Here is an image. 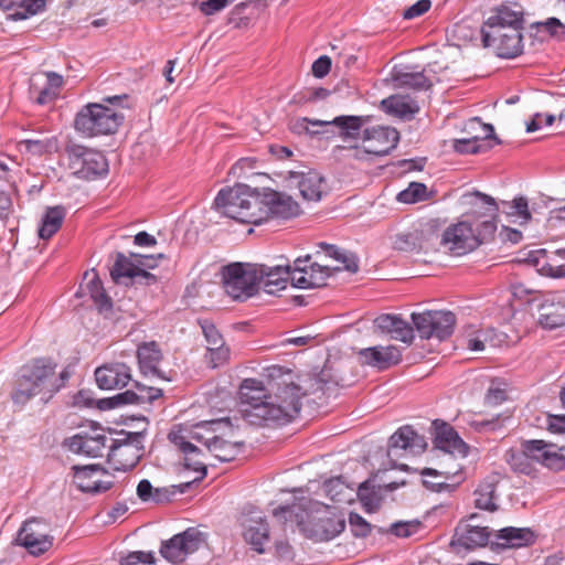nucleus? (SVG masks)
<instances>
[{
	"label": "nucleus",
	"mask_w": 565,
	"mask_h": 565,
	"mask_svg": "<svg viewBox=\"0 0 565 565\" xmlns=\"http://www.w3.org/2000/svg\"><path fill=\"white\" fill-rule=\"evenodd\" d=\"M274 516L287 521L295 516V521L307 537L315 541H330L345 529V521L328 511V507L312 500H305L299 504L280 505L274 510Z\"/></svg>",
	"instance_id": "1"
},
{
	"label": "nucleus",
	"mask_w": 565,
	"mask_h": 565,
	"mask_svg": "<svg viewBox=\"0 0 565 565\" xmlns=\"http://www.w3.org/2000/svg\"><path fill=\"white\" fill-rule=\"evenodd\" d=\"M56 364L51 359H36L30 365L21 369L17 380V388L11 397L14 404L25 405L32 397L41 396L43 403H47L65 382L70 379L67 370L55 377Z\"/></svg>",
	"instance_id": "2"
},
{
	"label": "nucleus",
	"mask_w": 565,
	"mask_h": 565,
	"mask_svg": "<svg viewBox=\"0 0 565 565\" xmlns=\"http://www.w3.org/2000/svg\"><path fill=\"white\" fill-rule=\"evenodd\" d=\"M126 98V95L107 96L103 98L104 103H89L83 106L74 119L75 130L88 138L115 134L125 119L116 106Z\"/></svg>",
	"instance_id": "3"
},
{
	"label": "nucleus",
	"mask_w": 565,
	"mask_h": 565,
	"mask_svg": "<svg viewBox=\"0 0 565 565\" xmlns=\"http://www.w3.org/2000/svg\"><path fill=\"white\" fill-rule=\"evenodd\" d=\"M260 193L246 184L222 189L214 199V206L225 216L245 224H262Z\"/></svg>",
	"instance_id": "4"
},
{
	"label": "nucleus",
	"mask_w": 565,
	"mask_h": 565,
	"mask_svg": "<svg viewBox=\"0 0 565 565\" xmlns=\"http://www.w3.org/2000/svg\"><path fill=\"white\" fill-rule=\"evenodd\" d=\"M306 396L302 386L296 383L279 385L275 395H270L268 406H258L254 413L265 418L264 425L287 424L291 422L301 409V399Z\"/></svg>",
	"instance_id": "5"
},
{
	"label": "nucleus",
	"mask_w": 565,
	"mask_h": 565,
	"mask_svg": "<svg viewBox=\"0 0 565 565\" xmlns=\"http://www.w3.org/2000/svg\"><path fill=\"white\" fill-rule=\"evenodd\" d=\"M154 255L130 253L126 256L121 252L115 255V262L110 269V277L116 284L151 286L157 282V277L147 271L157 267Z\"/></svg>",
	"instance_id": "6"
},
{
	"label": "nucleus",
	"mask_w": 565,
	"mask_h": 565,
	"mask_svg": "<svg viewBox=\"0 0 565 565\" xmlns=\"http://www.w3.org/2000/svg\"><path fill=\"white\" fill-rule=\"evenodd\" d=\"M256 264L233 263L223 267V287L234 300H246L258 291Z\"/></svg>",
	"instance_id": "7"
},
{
	"label": "nucleus",
	"mask_w": 565,
	"mask_h": 565,
	"mask_svg": "<svg viewBox=\"0 0 565 565\" xmlns=\"http://www.w3.org/2000/svg\"><path fill=\"white\" fill-rule=\"evenodd\" d=\"M66 154L70 169L79 179L94 180L108 173V161L100 151L73 143L66 147Z\"/></svg>",
	"instance_id": "8"
},
{
	"label": "nucleus",
	"mask_w": 565,
	"mask_h": 565,
	"mask_svg": "<svg viewBox=\"0 0 565 565\" xmlns=\"http://www.w3.org/2000/svg\"><path fill=\"white\" fill-rule=\"evenodd\" d=\"M122 439H111L108 461L117 471L134 469L143 456V433H121Z\"/></svg>",
	"instance_id": "9"
},
{
	"label": "nucleus",
	"mask_w": 565,
	"mask_h": 565,
	"mask_svg": "<svg viewBox=\"0 0 565 565\" xmlns=\"http://www.w3.org/2000/svg\"><path fill=\"white\" fill-rule=\"evenodd\" d=\"M412 322L422 339L449 338L456 326V316L451 311L427 310L412 313Z\"/></svg>",
	"instance_id": "10"
},
{
	"label": "nucleus",
	"mask_w": 565,
	"mask_h": 565,
	"mask_svg": "<svg viewBox=\"0 0 565 565\" xmlns=\"http://www.w3.org/2000/svg\"><path fill=\"white\" fill-rule=\"evenodd\" d=\"M524 12L520 4H501L483 22L481 28V38L494 35V33H512L523 30Z\"/></svg>",
	"instance_id": "11"
},
{
	"label": "nucleus",
	"mask_w": 565,
	"mask_h": 565,
	"mask_svg": "<svg viewBox=\"0 0 565 565\" xmlns=\"http://www.w3.org/2000/svg\"><path fill=\"white\" fill-rule=\"evenodd\" d=\"M203 543L204 534L194 527H189L184 532L163 541L160 546V554L170 563H182L189 554L196 552Z\"/></svg>",
	"instance_id": "12"
},
{
	"label": "nucleus",
	"mask_w": 565,
	"mask_h": 565,
	"mask_svg": "<svg viewBox=\"0 0 565 565\" xmlns=\"http://www.w3.org/2000/svg\"><path fill=\"white\" fill-rule=\"evenodd\" d=\"M241 412L252 425L263 426L265 418L254 415L258 406H268L270 395L266 394L263 383L255 379H245L239 386Z\"/></svg>",
	"instance_id": "13"
},
{
	"label": "nucleus",
	"mask_w": 565,
	"mask_h": 565,
	"mask_svg": "<svg viewBox=\"0 0 565 565\" xmlns=\"http://www.w3.org/2000/svg\"><path fill=\"white\" fill-rule=\"evenodd\" d=\"M291 269V285L300 289L321 288L331 275L329 266L311 263L310 255L295 259Z\"/></svg>",
	"instance_id": "14"
},
{
	"label": "nucleus",
	"mask_w": 565,
	"mask_h": 565,
	"mask_svg": "<svg viewBox=\"0 0 565 565\" xmlns=\"http://www.w3.org/2000/svg\"><path fill=\"white\" fill-rule=\"evenodd\" d=\"M50 524L43 519H31L23 523L18 533V542L32 555H41L53 545Z\"/></svg>",
	"instance_id": "15"
},
{
	"label": "nucleus",
	"mask_w": 565,
	"mask_h": 565,
	"mask_svg": "<svg viewBox=\"0 0 565 565\" xmlns=\"http://www.w3.org/2000/svg\"><path fill=\"white\" fill-rule=\"evenodd\" d=\"M260 210L264 212L262 223L270 217L288 220L298 216L301 213L300 206L290 195L265 189L260 194Z\"/></svg>",
	"instance_id": "16"
},
{
	"label": "nucleus",
	"mask_w": 565,
	"mask_h": 565,
	"mask_svg": "<svg viewBox=\"0 0 565 565\" xmlns=\"http://www.w3.org/2000/svg\"><path fill=\"white\" fill-rule=\"evenodd\" d=\"M73 482L78 490L85 493L98 494L106 492L114 486V480L102 479L109 473L100 465L73 466Z\"/></svg>",
	"instance_id": "17"
},
{
	"label": "nucleus",
	"mask_w": 565,
	"mask_h": 565,
	"mask_svg": "<svg viewBox=\"0 0 565 565\" xmlns=\"http://www.w3.org/2000/svg\"><path fill=\"white\" fill-rule=\"evenodd\" d=\"M470 129L481 128L483 131L482 136H472L470 138L455 139L454 150L458 153H480L492 149L495 145H500L501 141L495 136L494 128L491 124H483L480 118H473L469 121Z\"/></svg>",
	"instance_id": "18"
},
{
	"label": "nucleus",
	"mask_w": 565,
	"mask_h": 565,
	"mask_svg": "<svg viewBox=\"0 0 565 565\" xmlns=\"http://www.w3.org/2000/svg\"><path fill=\"white\" fill-rule=\"evenodd\" d=\"M477 515L472 514L467 522H460L451 539L450 545L457 552L461 550H475L486 546L490 540L491 532L488 526L473 524Z\"/></svg>",
	"instance_id": "19"
},
{
	"label": "nucleus",
	"mask_w": 565,
	"mask_h": 565,
	"mask_svg": "<svg viewBox=\"0 0 565 565\" xmlns=\"http://www.w3.org/2000/svg\"><path fill=\"white\" fill-rule=\"evenodd\" d=\"M480 244L471 224L459 222L449 226L441 235L440 245L450 250L454 255L460 256Z\"/></svg>",
	"instance_id": "20"
},
{
	"label": "nucleus",
	"mask_w": 565,
	"mask_h": 565,
	"mask_svg": "<svg viewBox=\"0 0 565 565\" xmlns=\"http://www.w3.org/2000/svg\"><path fill=\"white\" fill-rule=\"evenodd\" d=\"M363 143L366 151L373 156L383 157L396 148L399 141V132L392 127L376 126L365 128L363 131Z\"/></svg>",
	"instance_id": "21"
},
{
	"label": "nucleus",
	"mask_w": 565,
	"mask_h": 565,
	"mask_svg": "<svg viewBox=\"0 0 565 565\" xmlns=\"http://www.w3.org/2000/svg\"><path fill=\"white\" fill-rule=\"evenodd\" d=\"M521 447L533 462L554 471L565 469V456L554 450L555 445L541 439H531L522 441Z\"/></svg>",
	"instance_id": "22"
},
{
	"label": "nucleus",
	"mask_w": 565,
	"mask_h": 565,
	"mask_svg": "<svg viewBox=\"0 0 565 565\" xmlns=\"http://www.w3.org/2000/svg\"><path fill=\"white\" fill-rule=\"evenodd\" d=\"M107 436L102 429H94L93 433H79L67 439L64 445L70 451L87 457H100L106 448Z\"/></svg>",
	"instance_id": "23"
},
{
	"label": "nucleus",
	"mask_w": 565,
	"mask_h": 565,
	"mask_svg": "<svg viewBox=\"0 0 565 565\" xmlns=\"http://www.w3.org/2000/svg\"><path fill=\"white\" fill-rule=\"evenodd\" d=\"M482 39L484 47L492 49L494 54L501 58H515L523 53V34L520 32L494 33Z\"/></svg>",
	"instance_id": "24"
},
{
	"label": "nucleus",
	"mask_w": 565,
	"mask_h": 565,
	"mask_svg": "<svg viewBox=\"0 0 565 565\" xmlns=\"http://www.w3.org/2000/svg\"><path fill=\"white\" fill-rule=\"evenodd\" d=\"M139 370L145 376L172 381V376L162 372L159 364L163 359L162 351L156 341L142 342L137 348Z\"/></svg>",
	"instance_id": "25"
},
{
	"label": "nucleus",
	"mask_w": 565,
	"mask_h": 565,
	"mask_svg": "<svg viewBox=\"0 0 565 565\" xmlns=\"http://www.w3.org/2000/svg\"><path fill=\"white\" fill-rule=\"evenodd\" d=\"M434 426L435 448L461 458H465L468 455V445L460 438L454 427L445 422L439 423V420H435Z\"/></svg>",
	"instance_id": "26"
},
{
	"label": "nucleus",
	"mask_w": 565,
	"mask_h": 565,
	"mask_svg": "<svg viewBox=\"0 0 565 565\" xmlns=\"http://www.w3.org/2000/svg\"><path fill=\"white\" fill-rule=\"evenodd\" d=\"M291 270L289 265H256V271L259 273L258 285H263L266 294L276 295L286 289L288 281L291 282Z\"/></svg>",
	"instance_id": "27"
},
{
	"label": "nucleus",
	"mask_w": 565,
	"mask_h": 565,
	"mask_svg": "<svg viewBox=\"0 0 565 565\" xmlns=\"http://www.w3.org/2000/svg\"><path fill=\"white\" fill-rule=\"evenodd\" d=\"M95 380L102 390L125 387L131 380V369L125 363H109L96 369Z\"/></svg>",
	"instance_id": "28"
},
{
	"label": "nucleus",
	"mask_w": 565,
	"mask_h": 565,
	"mask_svg": "<svg viewBox=\"0 0 565 565\" xmlns=\"http://www.w3.org/2000/svg\"><path fill=\"white\" fill-rule=\"evenodd\" d=\"M374 326L392 339L411 344L414 340V328L398 315L383 313L374 319Z\"/></svg>",
	"instance_id": "29"
},
{
	"label": "nucleus",
	"mask_w": 565,
	"mask_h": 565,
	"mask_svg": "<svg viewBox=\"0 0 565 565\" xmlns=\"http://www.w3.org/2000/svg\"><path fill=\"white\" fill-rule=\"evenodd\" d=\"M199 323L206 341L210 363L212 367H217L227 361L230 350L225 347L222 334L212 321L204 319L200 320Z\"/></svg>",
	"instance_id": "30"
},
{
	"label": "nucleus",
	"mask_w": 565,
	"mask_h": 565,
	"mask_svg": "<svg viewBox=\"0 0 565 565\" xmlns=\"http://www.w3.org/2000/svg\"><path fill=\"white\" fill-rule=\"evenodd\" d=\"M169 440L184 454L185 469L200 473V476L196 477L194 481L203 480L207 473V469L205 463L199 459L201 449L186 440V438L181 433L171 431L169 434Z\"/></svg>",
	"instance_id": "31"
},
{
	"label": "nucleus",
	"mask_w": 565,
	"mask_h": 565,
	"mask_svg": "<svg viewBox=\"0 0 565 565\" xmlns=\"http://www.w3.org/2000/svg\"><path fill=\"white\" fill-rule=\"evenodd\" d=\"M537 321L544 329L553 330L565 324V301L545 298L537 308Z\"/></svg>",
	"instance_id": "32"
},
{
	"label": "nucleus",
	"mask_w": 565,
	"mask_h": 565,
	"mask_svg": "<svg viewBox=\"0 0 565 565\" xmlns=\"http://www.w3.org/2000/svg\"><path fill=\"white\" fill-rule=\"evenodd\" d=\"M359 354L363 363L379 370H386L402 360L401 351L395 345L371 347L362 349Z\"/></svg>",
	"instance_id": "33"
},
{
	"label": "nucleus",
	"mask_w": 565,
	"mask_h": 565,
	"mask_svg": "<svg viewBox=\"0 0 565 565\" xmlns=\"http://www.w3.org/2000/svg\"><path fill=\"white\" fill-rule=\"evenodd\" d=\"M290 182L296 184L303 200L318 202L323 193V178L316 171L290 172Z\"/></svg>",
	"instance_id": "34"
},
{
	"label": "nucleus",
	"mask_w": 565,
	"mask_h": 565,
	"mask_svg": "<svg viewBox=\"0 0 565 565\" xmlns=\"http://www.w3.org/2000/svg\"><path fill=\"white\" fill-rule=\"evenodd\" d=\"M390 451L394 449H403L411 454H422L427 443L425 438L417 434V431L409 425L398 428L390 438Z\"/></svg>",
	"instance_id": "35"
},
{
	"label": "nucleus",
	"mask_w": 565,
	"mask_h": 565,
	"mask_svg": "<svg viewBox=\"0 0 565 565\" xmlns=\"http://www.w3.org/2000/svg\"><path fill=\"white\" fill-rule=\"evenodd\" d=\"M370 120L369 116H337L332 120H316L312 124L317 127L333 125L339 128V136L347 139H356L362 127Z\"/></svg>",
	"instance_id": "36"
},
{
	"label": "nucleus",
	"mask_w": 565,
	"mask_h": 565,
	"mask_svg": "<svg viewBox=\"0 0 565 565\" xmlns=\"http://www.w3.org/2000/svg\"><path fill=\"white\" fill-rule=\"evenodd\" d=\"M495 545L509 548V547H522L530 545L534 542L535 535L529 527H513L508 526L499 530L494 534Z\"/></svg>",
	"instance_id": "37"
},
{
	"label": "nucleus",
	"mask_w": 565,
	"mask_h": 565,
	"mask_svg": "<svg viewBox=\"0 0 565 565\" xmlns=\"http://www.w3.org/2000/svg\"><path fill=\"white\" fill-rule=\"evenodd\" d=\"M9 167L0 160V221L6 225L14 212L13 194L17 189L13 182L8 180Z\"/></svg>",
	"instance_id": "38"
},
{
	"label": "nucleus",
	"mask_w": 565,
	"mask_h": 565,
	"mask_svg": "<svg viewBox=\"0 0 565 565\" xmlns=\"http://www.w3.org/2000/svg\"><path fill=\"white\" fill-rule=\"evenodd\" d=\"M46 0H0V8L10 12L13 20H24L41 12Z\"/></svg>",
	"instance_id": "39"
},
{
	"label": "nucleus",
	"mask_w": 565,
	"mask_h": 565,
	"mask_svg": "<svg viewBox=\"0 0 565 565\" xmlns=\"http://www.w3.org/2000/svg\"><path fill=\"white\" fill-rule=\"evenodd\" d=\"M382 106L387 113L393 114L401 119L411 120L419 111L418 103L409 96H391L382 100Z\"/></svg>",
	"instance_id": "40"
},
{
	"label": "nucleus",
	"mask_w": 565,
	"mask_h": 565,
	"mask_svg": "<svg viewBox=\"0 0 565 565\" xmlns=\"http://www.w3.org/2000/svg\"><path fill=\"white\" fill-rule=\"evenodd\" d=\"M223 430H232L231 423L227 418L202 422L195 426L191 438L202 443L209 450L212 441L207 439L213 438V441L216 440Z\"/></svg>",
	"instance_id": "41"
},
{
	"label": "nucleus",
	"mask_w": 565,
	"mask_h": 565,
	"mask_svg": "<svg viewBox=\"0 0 565 565\" xmlns=\"http://www.w3.org/2000/svg\"><path fill=\"white\" fill-rule=\"evenodd\" d=\"M227 431L223 430L214 441L213 438L209 439L212 441L209 451L223 462L234 460L244 447V441L225 439Z\"/></svg>",
	"instance_id": "42"
},
{
	"label": "nucleus",
	"mask_w": 565,
	"mask_h": 565,
	"mask_svg": "<svg viewBox=\"0 0 565 565\" xmlns=\"http://www.w3.org/2000/svg\"><path fill=\"white\" fill-rule=\"evenodd\" d=\"M84 279L87 280L85 284V289L88 291L98 310H110L113 307L111 298L106 294V290L97 273H95V270H92V273L87 271L85 273Z\"/></svg>",
	"instance_id": "43"
},
{
	"label": "nucleus",
	"mask_w": 565,
	"mask_h": 565,
	"mask_svg": "<svg viewBox=\"0 0 565 565\" xmlns=\"http://www.w3.org/2000/svg\"><path fill=\"white\" fill-rule=\"evenodd\" d=\"M244 539L258 553H264L263 545L269 540V527L263 518L250 520L245 526Z\"/></svg>",
	"instance_id": "44"
},
{
	"label": "nucleus",
	"mask_w": 565,
	"mask_h": 565,
	"mask_svg": "<svg viewBox=\"0 0 565 565\" xmlns=\"http://www.w3.org/2000/svg\"><path fill=\"white\" fill-rule=\"evenodd\" d=\"M65 215L66 211L62 205L47 207L39 228L40 238H51L61 228Z\"/></svg>",
	"instance_id": "45"
},
{
	"label": "nucleus",
	"mask_w": 565,
	"mask_h": 565,
	"mask_svg": "<svg viewBox=\"0 0 565 565\" xmlns=\"http://www.w3.org/2000/svg\"><path fill=\"white\" fill-rule=\"evenodd\" d=\"M392 79L397 87H406L415 90L429 89L431 82L427 78L424 72H404L394 68L392 72Z\"/></svg>",
	"instance_id": "46"
},
{
	"label": "nucleus",
	"mask_w": 565,
	"mask_h": 565,
	"mask_svg": "<svg viewBox=\"0 0 565 565\" xmlns=\"http://www.w3.org/2000/svg\"><path fill=\"white\" fill-rule=\"evenodd\" d=\"M497 484L492 481H484L479 484V487L475 491V504L478 509L487 510V511H495L498 505L495 503L497 499Z\"/></svg>",
	"instance_id": "47"
},
{
	"label": "nucleus",
	"mask_w": 565,
	"mask_h": 565,
	"mask_svg": "<svg viewBox=\"0 0 565 565\" xmlns=\"http://www.w3.org/2000/svg\"><path fill=\"white\" fill-rule=\"evenodd\" d=\"M532 28L537 30V34L542 41L547 36L565 40V24L557 18H548L546 21L535 22L532 24Z\"/></svg>",
	"instance_id": "48"
},
{
	"label": "nucleus",
	"mask_w": 565,
	"mask_h": 565,
	"mask_svg": "<svg viewBox=\"0 0 565 565\" xmlns=\"http://www.w3.org/2000/svg\"><path fill=\"white\" fill-rule=\"evenodd\" d=\"M428 199L427 186L420 182H411L405 190L397 194V201L406 204H413Z\"/></svg>",
	"instance_id": "49"
},
{
	"label": "nucleus",
	"mask_w": 565,
	"mask_h": 565,
	"mask_svg": "<svg viewBox=\"0 0 565 565\" xmlns=\"http://www.w3.org/2000/svg\"><path fill=\"white\" fill-rule=\"evenodd\" d=\"M332 154L337 159H344V160H366L367 156L371 154L369 151H366V145L363 143L362 147L358 145L353 146H335L332 149Z\"/></svg>",
	"instance_id": "50"
},
{
	"label": "nucleus",
	"mask_w": 565,
	"mask_h": 565,
	"mask_svg": "<svg viewBox=\"0 0 565 565\" xmlns=\"http://www.w3.org/2000/svg\"><path fill=\"white\" fill-rule=\"evenodd\" d=\"M137 396L135 391L127 390L122 393H118L115 396L102 398L98 401V408L103 411L114 409L124 405L136 404Z\"/></svg>",
	"instance_id": "51"
},
{
	"label": "nucleus",
	"mask_w": 565,
	"mask_h": 565,
	"mask_svg": "<svg viewBox=\"0 0 565 565\" xmlns=\"http://www.w3.org/2000/svg\"><path fill=\"white\" fill-rule=\"evenodd\" d=\"M511 468L520 473L526 476H533L536 471L533 466V460L525 454L524 449L521 448L519 452H512L508 459Z\"/></svg>",
	"instance_id": "52"
},
{
	"label": "nucleus",
	"mask_w": 565,
	"mask_h": 565,
	"mask_svg": "<svg viewBox=\"0 0 565 565\" xmlns=\"http://www.w3.org/2000/svg\"><path fill=\"white\" fill-rule=\"evenodd\" d=\"M25 150L32 154L42 156L43 153L53 152L57 148L55 138L45 139H25L23 140Z\"/></svg>",
	"instance_id": "53"
},
{
	"label": "nucleus",
	"mask_w": 565,
	"mask_h": 565,
	"mask_svg": "<svg viewBox=\"0 0 565 565\" xmlns=\"http://www.w3.org/2000/svg\"><path fill=\"white\" fill-rule=\"evenodd\" d=\"M504 212L509 215H516L525 222L531 220L529 203L525 196H518L512 202H502Z\"/></svg>",
	"instance_id": "54"
},
{
	"label": "nucleus",
	"mask_w": 565,
	"mask_h": 565,
	"mask_svg": "<svg viewBox=\"0 0 565 565\" xmlns=\"http://www.w3.org/2000/svg\"><path fill=\"white\" fill-rule=\"evenodd\" d=\"M356 494L366 512H373L379 507L376 492L369 481L359 486Z\"/></svg>",
	"instance_id": "55"
},
{
	"label": "nucleus",
	"mask_w": 565,
	"mask_h": 565,
	"mask_svg": "<svg viewBox=\"0 0 565 565\" xmlns=\"http://www.w3.org/2000/svg\"><path fill=\"white\" fill-rule=\"evenodd\" d=\"M307 386L302 387V392H306V395L318 394L322 395L327 394V392L331 388V384H334L330 380L327 379V374L322 371L320 374L310 377L307 381Z\"/></svg>",
	"instance_id": "56"
},
{
	"label": "nucleus",
	"mask_w": 565,
	"mask_h": 565,
	"mask_svg": "<svg viewBox=\"0 0 565 565\" xmlns=\"http://www.w3.org/2000/svg\"><path fill=\"white\" fill-rule=\"evenodd\" d=\"M135 387L137 388L136 396V405H141L145 403L151 404L153 401L160 398L163 395L161 388L152 387L143 385L139 382L135 383Z\"/></svg>",
	"instance_id": "57"
},
{
	"label": "nucleus",
	"mask_w": 565,
	"mask_h": 565,
	"mask_svg": "<svg viewBox=\"0 0 565 565\" xmlns=\"http://www.w3.org/2000/svg\"><path fill=\"white\" fill-rule=\"evenodd\" d=\"M120 565H156L153 552L134 551L120 558Z\"/></svg>",
	"instance_id": "58"
},
{
	"label": "nucleus",
	"mask_w": 565,
	"mask_h": 565,
	"mask_svg": "<svg viewBox=\"0 0 565 565\" xmlns=\"http://www.w3.org/2000/svg\"><path fill=\"white\" fill-rule=\"evenodd\" d=\"M349 525L355 537H366L371 533V524L358 513L349 514Z\"/></svg>",
	"instance_id": "59"
},
{
	"label": "nucleus",
	"mask_w": 565,
	"mask_h": 565,
	"mask_svg": "<svg viewBox=\"0 0 565 565\" xmlns=\"http://www.w3.org/2000/svg\"><path fill=\"white\" fill-rule=\"evenodd\" d=\"M394 247L403 252H413L417 248H422L418 244L417 233L398 234L394 242Z\"/></svg>",
	"instance_id": "60"
},
{
	"label": "nucleus",
	"mask_w": 565,
	"mask_h": 565,
	"mask_svg": "<svg viewBox=\"0 0 565 565\" xmlns=\"http://www.w3.org/2000/svg\"><path fill=\"white\" fill-rule=\"evenodd\" d=\"M30 94L32 96L36 94L34 100L36 104L42 106L53 103L58 96V92L52 89L51 87L45 85L42 88H38L34 84H32L30 87Z\"/></svg>",
	"instance_id": "61"
},
{
	"label": "nucleus",
	"mask_w": 565,
	"mask_h": 565,
	"mask_svg": "<svg viewBox=\"0 0 565 565\" xmlns=\"http://www.w3.org/2000/svg\"><path fill=\"white\" fill-rule=\"evenodd\" d=\"M345 488L341 478H332L323 483V490L332 501H342L341 494Z\"/></svg>",
	"instance_id": "62"
},
{
	"label": "nucleus",
	"mask_w": 565,
	"mask_h": 565,
	"mask_svg": "<svg viewBox=\"0 0 565 565\" xmlns=\"http://www.w3.org/2000/svg\"><path fill=\"white\" fill-rule=\"evenodd\" d=\"M431 8V1L430 0H418L413 6L408 7L403 11V19L405 20H413L418 17H422L426 12L429 11Z\"/></svg>",
	"instance_id": "63"
},
{
	"label": "nucleus",
	"mask_w": 565,
	"mask_h": 565,
	"mask_svg": "<svg viewBox=\"0 0 565 565\" xmlns=\"http://www.w3.org/2000/svg\"><path fill=\"white\" fill-rule=\"evenodd\" d=\"M505 399H507L505 390L500 387L499 385H495V383L492 382L486 393L484 403L489 406H497V405L503 403Z\"/></svg>",
	"instance_id": "64"
}]
</instances>
